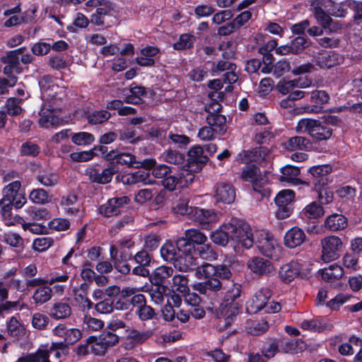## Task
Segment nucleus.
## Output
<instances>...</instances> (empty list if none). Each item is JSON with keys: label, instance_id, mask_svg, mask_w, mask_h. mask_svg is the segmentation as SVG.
Wrapping results in <instances>:
<instances>
[{"label": "nucleus", "instance_id": "obj_1", "mask_svg": "<svg viewBox=\"0 0 362 362\" xmlns=\"http://www.w3.org/2000/svg\"><path fill=\"white\" fill-rule=\"evenodd\" d=\"M241 293L242 286L238 283H234L225 293L220 306L227 325L233 322L239 313Z\"/></svg>", "mask_w": 362, "mask_h": 362}, {"label": "nucleus", "instance_id": "obj_2", "mask_svg": "<svg viewBox=\"0 0 362 362\" xmlns=\"http://www.w3.org/2000/svg\"><path fill=\"white\" fill-rule=\"evenodd\" d=\"M230 232V241L234 247L250 249L254 243V237L249 224L236 218H232L227 226Z\"/></svg>", "mask_w": 362, "mask_h": 362}, {"label": "nucleus", "instance_id": "obj_3", "mask_svg": "<svg viewBox=\"0 0 362 362\" xmlns=\"http://www.w3.org/2000/svg\"><path fill=\"white\" fill-rule=\"evenodd\" d=\"M296 131L300 133L307 132L318 141L327 140L332 134V129L322 125L321 122L313 119H302L296 126Z\"/></svg>", "mask_w": 362, "mask_h": 362}, {"label": "nucleus", "instance_id": "obj_4", "mask_svg": "<svg viewBox=\"0 0 362 362\" xmlns=\"http://www.w3.org/2000/svg\"><path fill=\"white\" fill-rule=\"evenodd\" d=\"M221 110V104L213 100L205 105V110L209 113L206 117V124L220 136L227 130L226 117L218 114Z\"/></svg>", "mask_w": 362, "mask_h": 362}, {"label": "nucleus", "instance_id": "obj_5", "mask_svg": "<svg viewBox=\"0 0 362 362\" xmlns=\"http://www.w3.org/2000/svg\"><path fill=\"white\" fill-rule=\"evenodd\" d=\"M256 245L264 255L272 259H277L279 257L281 247L274 236L266 230L256 233Z\"/></svg>", "mask_w": 362, "mask_h": 362}, {"label": "nucleus", "instance_id": "obj_6", "mask_svg": "<svg viewBox=\"0 0 362 362\" xmlns=\"http://www.w3.org/2000/svg\"><path fill=\"white\" fill-rule=\"evenodd\" d=\"M240 177L243 180L251 183L255 191L262 193L263 188L269 182L266 172L262 173L255 165H247L243 168Z\"/></svg>", "mask_w": 362, "mask_h": 362}, {"label": "nucleus", "instance_id": "obj_7", "mask_svg": "<svg viewBox=\"0 0 362 362\" xmlns=\"http://www.w3.org/2000/svg\"><path fill=\"white\" fill-rule=\"evenodd\" d=\"M322 260L329 262L339 258L344 248L341 238L337 235H329L321 240Z\"/></svg>", "mask_w": 362, "mask_h": 362}, {"label": "nucleus", "instance_id": "obj_8", "mask_svg": "<svg viewBox=\"0 0 362 362\" xmlns=\"http://www.w3.org/2000/svg\"><path fill=\"white\" fill-rule=\"evenodd\" d=\"M194 250L193 245L182 239H179L176 244L166 242L160 250L161 257L166 262H170L175 265V261L178 259L180 252H186Z\"/></svg>", "mask_w": 362, "mask_h": 362}, {"label": "nucleus", "instance_id": "obj_9", "mask_svg": "<svg viewBox=\"0 0 362 362\" xmlns=\"http://www.w3.org/2000/svg\"><path fill=\"white\" fill-rule=\"evenodd\" d=\"M294 198L295 193L291 189H283L276 194L275 203L278 209L276 211V216L279 219H284L291 215L293 209L291 204Z\"/></svg>", "mask_w": 362, "mask_h": 362}, {"label": "nucleus", "instance_id": "obj_10", "mask_svg": "<svg viewBox=\"0 0 362 362\" xmlns=\"http://www.w3.org/2000/svg\"><path fill=\"white\" fill-rule=\"evenodd\" d=\"M21 183L16 180L6 185L2 189V197L1 199L13 203L16 209L22 208L26 203V198L23 194L20 192Z\"/></svg>", "mask_w": 362, "mask_h": 362}, {"label": "nucleus", "instance_id": "obj_11", "mask_svg": "<svg viewBox=\"0 0 362 362\" xmlns=\"http://www.w3.org/2000/svg\"><path fill=\"white\" fill-rule=\"evenodd\" d=\"M187 156V165H184L182 168L188 169L189 173L199 171L208 161V157L204 154L202 147L199 145L192 146L188 151Z\"/></svg>", "mask_w": 362, "mask_h": 362}, {"label": "nucleus", "instance_id": "obj_12", "mask_svg": "<svg viewBox=\"0 0 362 362\" xmlns=\"http://www.w3.org/2000/svg\"><path fill=\"white\" fill-rule=\"evenodd\" d=\"M271 297V291L268 288L258 290L246 303V310L249 314H256L265 308Z\"/></svg>", "mask_w": 362, "mask_h": 362}, {"label": "nucleus", "instance_id": "obj_13", "mask_svg": "<svg viewBox=\"0 0 362 362\" xmlns=\"http://www.w3.org/2000/svg\"><path fill=\"white\" fill-rule=\"evenodd\" d=\"M194 175L188 169L182 168L178 176L170 175L162 180L163 186L169 191L175 189L177 185L187 186L194 180Z\"/></svg>", "mask_w": 362, "mask_h": 362}, {"label": "nucleus", "instance_id": "obj_14", "mask_svg": "<svg viewBox=\"0 0 362 362\" xmlns=\"http://www.w3.org/2000/svg\"><path fill=\"white\" fill-rule=\"evenodd\" d=\"M247 267L252 274L259 276H270L275 273V269L272 263L259 257H255L248 259Z\"/></svg>", "mask_w": 362, "mask_h": 362}, {"label": "nucleus", "instance_id": "obj_15", "mask_svg": "<svg viewBox=\"0 0 362 362\" xmlns=\"http://www.w3.org/2000/svg\"><path fill=\"white\" fill-rule=\"evenodd\" d=\"M240 159L243 163H262L271 159V153L268 148L260 146L252 150L244 151L239 154Z\"/></svg>", "mask_w": 362, "mask_h": 362}, {"label": "nucleus", "instance_id": "obj_16", "mask_svg": "<svg viewBox=\"0 0 362 362\" xmlns=\"http://www.w3.org/2000/svg\"><path fill=\"white\" fill-rule=\"evenodd\" d=\"M42 97L47 100H53L57 98L62 93V89L55 82V80L50 76H45L39 81Z\"/></svg>", "mask_w": 362, "mask_h": 362}, {"label": "nucleus", "instance_id": "obj_17", "mask_svg": "<svg viewBox=\"0 0 362 362\" xmlns=\"http://www.w3.org/2000/svg\"><path fill=\"white\" fill-rule=\"evenodd\" d=\"M117 172V168L113 165H110L103 170H100L95 168H89L86 170V175L91 182L105 185L112 180V176Z\"/></svg>", "mask_w": 362, "mask_h": 362}, {"label": "nucleus", "instance_id": "obj_18", "mask_svg": "<svg viewBox=\"0 0 362 362\" xmlns=\"http://www.w3.org/2000/svg\"><path fill=\"white\" fill-rule=\"evenodd\" d=\"M129 201V198L125 196L110 199L107 203L100 206V213L107 217L117 216Z\"/></svg>", "mask_w": 362, "mask_h": 362}, {"label": "nucleus", "instance_id": "obj_19", "mask_svg": "<svg viewBox=\"0 0 362 362\" xmlns=\"http://www.w3.org/2000/svg\"><path fill=\"white\" fill-rule=\"evenodd\" d=\"M329 95L322 90H317L311 92L310 103L313 105L305 107V112L308 113H319L322 111L324 105L328 103Z\"/></svg>", "mask_w": 362, "mask_h": 362}, {"label": "nucleus", "instance_id": "obj_20", "mask_svg": "<svg viewBox=\"0 0 362 362\" xmlns=\"http://www.w3.org/2000/svg\"><path fill=\"white\" fill-rule=\"evenodd\" d=\"M221 214L214 210H205L197 207L192 211V220L202 225H209L219 221Z\"/></svg>", "mask_w": 362, "mask_h": 362}, {"label": "nucleus", "instance_id": "obj_21", "mask_svg": "<svg viewBox=\"0 0 362 362\" xmlns=\"http://www.w3.org/2000/svg\"><path fill=\"white\" fill-rule=\"evenodd\" d=\"M54 334L64 339L67 344H73L81 338V332L75 328L68 329L64 325L59 324L53 329Z\"/></svg>", "mask_w": 362, "mask_h": 362}, {"label": "nucleus", "instance_id": "obj_22", "mask_svg": "<svg viewBox=\"0 0 362 362\" xmlns=\"http://www.w3.org/2000/svg\"><path fill=\"white\" fill-rule=\"evenodd\" d=\"M302 264L298 260H293L280 268L279 276L284 282L289 283L300 274Z\"/></svg>", "mask_w": 362, "mask_h": 362}, {"label": "nucleus", "instance_id": "obj_23", "mask_svg": "<svg viewBox=\"0 0 362 362\" xmlns=\"http://www.w3.org/2000/svg\"><path fill=\"white\" fill-rule=\"evenodd\" d=\"M214 197L217 202L230 204L235 198V189L228 183H218L216 186Z\"/></svg>", "mask_w": 362, "mask_h": 362}, {"label": "nucleus", "instance_id": "obj_24", "mask_svg": "<svg viewBox=\"0 0 362 362\" xmlns=\"http://www.w3.org/2000/svg\"><path fill=\"white\" fill-rule=\"evenodd\" d=\"M60 206L65 214L71 216L78 215L81 212V206L78 200V197L74 194H69L61 198Z\"/></svg>", "mask_w": 362, "mask_h": 362}, {"label": "nucleus", "instance_id": "obj_25", "mask_svg": "<svg viewBox=\"0 0 362 362\" xmlns=\"http://www.w3.org/2000/svg\"><path fill=\"white\" fill-rule=\"evenodd\" d=\"M192 250L180 252V255L175 261L174 267L181 272H187L199 265L198 258L191 254Z\"/></svg>", "mask_w": 362, "mask_h": 362}, {"label": "nucleus", "instance_id": "obj_26", "mask_svg": "<svg viewBox=\"0 0 362 362\" xmlns=\"http://www.w3.org/2000/svg\"><path fill=\"white\" fill-rule=\"evenodd\" d=\"M310 173L313 177V182L317 186H325L329 182L328 175L332 172V167L328 165H316L309 169Z\"/></svg>", "mask_w": 362, "mask_h": 362}, {"label": "nucleus", "instance_id": "obj_27", "mask_svg": "<svg viewBox=\"0 0 362 362\" xmlns=\"http://www.w3.org/2000/svg\"><path fill=\"white\" fill-rule=\"evenodd\" d=\"M305 237V234L301 228L293 227L286 233L284 244L289 248H295L304 242Z\"/></svg>", "mask_w": 362, "mask_h": 362}, {"label": "nucleus", "instance_id": "obj_28", "mask_svg": "<svg viewBox=\"0 0 362 362\" xmlns=\"http://www.w3.org/2000/svg\"><path fill=\"white\" fill-rule=\"evenodd\" d=\"M159 49L156 47L147 46L141 49L136 58V62L141 66H151L155 64V57Z\"/></svg>", "mask_w": 362, "mask_h": 362}, {"label": "nucleus", "instance_id": "obj_29", "mask_svg": "<svg viewBox=\"0 0 362 362\" xmlns=\"http://www.w3.org/2000/svg\"><path fill=\"white\" fill-rule=\"evenodd\" d=\"M312 146L310 141L301 136L291 137L283 144L284 148L290 151L298 150L310 151Z\"/></svg>", "mask_w": 362, "mask_h": 362}, {"label": "nucleus", "instance_id": "obj_30", "mask_svg": "<svg viewBox=\"0 0 362 362\" xmlns=\"http://www.w3.org/2000/svg\"><path fill=\"white\" fill-rule=\"evenodd\" d=\"M56 108L49 105H45L44 107L40 111V118L39 119V124L41 127L49 128L58 123L59 119L54 115Z\"/></svg>", "mask_w": 362, "mask_h": 362}, {"label": "nucleus", "instance_id": "obj_31", "mask_svg": "<svg viewBox=\"0 0 362 362\" xmlns=\"http://www.w3.org/2000/svg\"><path fill=\"white\" fill-rule=\"evenodd\" d=\"M193 288L199 293L209 296L211 292L220 291L222 288V284L218 278L213 276L204 282L195 284Z\"/></svg>", "mask_w": 362, "mask_h": 362}, {"label": "nucleus", "instance_id": "obj_32", "mask_svg": "<svg viewBox=\"0 0 362 362\" xmlns=\"http://www.w3.org/2000/svg\"><path fill=\"white\" fill-rule=\"evenodd\" d=\"M280 352L285 354H297L304 349V343L298 339L283 338L279 339Z\"/></svg>", "mask_w": 362, "mask_h": 362}, {"label": "nucleus", "instance_id": "obj_33", "mask_svg": "<svg viewBox=\"0 0 362 362\" xmlns=\"http://www.w3.org/2000/svg\"><path fill=\"white\" fill-rule=\"evenodd\" d=\"M318 273L325 281L333 283L343 276L344 270L339 265L332 264L328 267L320 269Z\"/></svg>", "mask_w": 362, "mask_h": 362}, {"label": "nucleus", "instance_id": "obj_34", "mask_svg": "<svg viewBox=\"0 0 362 362\" xmlns=\"http://www.w3.org/2000/svg\"><path fill=\"white\" fill-rule=\"evenodd\" d=\"M98 151L104 154L107 151V148L103 146H95L89 151L71 153L70 154V158L71 160L74 162H87L96 156L98 155Z\"/></svg>", "mask_w": 362, "mask_h": 362}, {"label": "nucleus", "instance_id": "obj_35", "mask_svg": "<svg viewBox=\"0 0 362 362\" xmlns=\"http://www.w3.org/2000/svg\"><path fill=\"white\" fill-rule=\"evenodd\" d=\"M348 224L347 218L338 214H333L326 218L325 220V227L331 231H337L346 228Z\"/></svg>", "mask_w": 362, "mask_h": 362}, {"label": "nucleus", "instance_id": "obj_36", "mask_svg": "<svg viewBox=\"0 0 362 362\" xmlns=\"http://www.w3.org/2000/svg\"><path fill=\"white\" fill-rule=\"evenodd\" d=\"M173 274V269L168 266H160L157 267L151 275V283L156 286L163 285L165 280Z\"/></svg>", "mask_w": 362, "mask_h": 362}, {"label": "nucleus", "instance_id": "obj_37", "mask_svg": "<svg viewBox=\"0 0 362 362\" xmlns=\"http://www.w3.org/2000/svg\"><path fill=\"white\" fill-rule=\"evenodd\" d=\"M228 223H224L219 228L216 229L211 234V239L215 244L225 246L230 240V232L228 228Z\"/></svg>", "mask_w": 362, "mask_h": 362}, {"label": "nucleus", "instance_id": "obj_38", "mask_svg": "<svg viewBox=\"0 0 362 362\" xmlns=\"http://www.w3.org/2000/svg\"><path fill=\"white\" fill-rule=\"evenodd\" d=\"M108 160H115L117 163L132 166L136 163L135 156L128 153H119L117 151H111L106 155Z\"/></svg>", "mask_w": 362, "mask_h": 362}, {"label": "nucleus", "instance_id": "obj_39", "mask_svg": "<svg viewBox=\"0 0 362 362\" xmlns=\"http://www.w3.org/2000/svg\"><path fill=\"white\" fill-rule=\"evenodd\" d=\"M52 296V289L47 284L35 288L33 299L36 304L42 305L49 301Z\"/></svg>", "mask_w": 362, "mask_h": 362}, {"label": "nucleus", "instance_id": "obj_40", "mask_svg": "<svg viewBox=\"0 0 362 362\" xmlns=\"http://www.w3.org/2000/svg\"><path fill=\"white\" fill-rule=\"evenodd\" d=\"M160 159L164 162L177 165H182L185 163V155L175 150L168 149L163 151Z\"/></svg>", "mask_w": 362, "mask_h": 362}, {"label": "nucleus", "instance_id": "obj_41", "mask_svg": "<svg viewBox=\"0 0 362 362\" xmlns=\"http://www.w3.org/2000/svg\"><path fill=\"white\" fill-rule=\"evenodd\" d=\"M341 61V57L335 52H329L317 57V64L321 68H331L339 64Z\"/></svg>", "mask_w": 362, "mask_h": 362}, {"label": "nucleus", "instance_id": "obj_42", "mask_svg": "<svg viewBox=\"0 0 362 362\" xmlns=\"http://www.w3.org/2000/svg\"><path fill=\"white\" fill-rule=\"evenodd\" d=\"M281 173L280 180L281 182L297 183L298 176L300 174V169L298 168L289 165H286L281 168Z\"/></svg>", "mask_w": 362, "mask_h": 362}, {"label": "nucleus", "instance_id": "obj_43", "mask_svg": "<svg viewBox=\"0 0 362 362\" xmlns=\"http://www.w3.org/2000/svg\"><path fill=\"white\" fill-rule=\"evenodd\" d=\"M36 179L42 185L47 187H54L59 181V175L50 171L40 173L37 175Z\"/></svg>", "mask_w": 362, "mask_h": 362}, {"label": "nucleus", "instance_id": "obj_44", "mask_svg": "<svg viewBox=\"0 0 362 362\" xmlns=\"http://www.w3.org/2000/svg\"><path fill=\"white\" fill-rule=\"evenodd\" d=\"M25 212L28 215L27 218L32 221L47 220L50 217L49 211L45 208L29 206L26 209Z\"/></svg>", "mask_w": 362, "mask_h": 362}, {"label": "nucleus", "instance_id": "obj_45", "mask_svg": "<svg viewBox=\"0 0 362 362\" xmlns=\"http://www.w3.org/2000/svg\"><path fill=\"white\" fill-rule=\"evenodd\" d=\"M23 102V99H17L16 98H10L7 100L4 110L6 115L10 116H18L20 115L23 110L21 107V104Z\"/></svg>", "mask_w": 362, "mask_h": 362}, {"label": "nucleus", "instance_id": "obj_46", "mask_svg": "<svg viewBox=\"0 0 362 362\" xmlns=\"http://www.w3.org/2000/svg\"><path fill=\"white\" fill-rule=\"evenodd\" d=\"M185 240L197 245H203L207 240V237L199 230L196 228H190L185 231Z\"/></svg>", "mask_w": 362, "mask_h": 362}, {"label": "nucleus", "instance_id": "obj_47", "mask_svg": "<svg viewBox=\"0 0 362 362\" xmlns=\"http://www.w3.org/2000/svg\"><path fill=\"white\" fill-rule=\"evenodd\" d=\"M302 215L307 218H318L324 215V209L315 202L308 204L302 211Z\"/></svg>", "mask_w": 362, "mask_h": 362}, {"label": "nucleus", "instance_id": "obj_48", "mask_svg": "<svg viewBox=\"0 0 362 362\" xmlns=\"http://www.w3.org/2000/svg\"><path fill=\"white\" fill-rule=\"evenodd\" d=\"M71 313V309L68 303L59 302L53 305L51 316L54 319L59 320L69 317Z\"/></svg>", "mask_w": 362, "mask_h": 362}, {"label": "nucleus", "instance_id": "obj_49", "mask_svg": "<svg viewBox=\"0 0 362 362\" xmlns=\"http://www.w3.org/2000/svg\"><path fill=\"white\" fill-rule=\"evenodd\" d=\"M71 139L72 143L77 146H88L95 141L93 134L86 132L72 133Z\"/></svg>", "mask_w": 362, "mask_h": 362}, {"label": "nucleus", "instance_id": "obj_50", "mask_svg": "<svg viewBox=\"0 0 362 362\" xmlns=\"http://www.w3.org/2000/svg\"><path fill=\"white\" fill-rule=\"evenodd\" d=\"M194 274L197 279L207 280L216 274L215 266L209 263L197 265Z\"/></svg>", "mask_w": 362, "mask_h": 362}, {"label": "nucleus", "instance_id": "obj_51", "mask_svg": "<svg viewBox=\"0 0 362 362\" xmlns=\"http://www.w3.org/2000/svg\"><path fill=\"white\" fill-rule=\"evenodd\" d=\"M173 288L178 292L186 295L189 291L188 286V279L182 274L174 275L172 279Z\"/></svg>", "mask_w": 362, "mask_h": 362}, {"label": "nucleus", "instance_id": "obj_52", "mask_svg": "<svg viewBox=\"0 0 362 362\" xmlns=\"http://www.w3.org/2000/svg\"><path fill=\"white\" fill-rule=\"evenodd\" d=\"M87 342L90 344V352L96 356H103L107 350L99 337H90L87 339Z\"/></svg>", "mask_w": 362, "mask_h": 362}, {"label": "nucleus", "instance_id": "obj_53", "mask_svg": "<svg viewBox=\"0 0 362 362\" xmlns=\"http://www.w3.org/2000/svg\"><path fill=\"white\" fill-rule=\"evenodd\" d=\"M35 12V9L33 8L32 10L28 11L25 13V15L21 16V18L17 16H13L9 18L5 23L4 25L6 27H12L14 25H17L21 23V22L28 23L33 21L34 18V14Z\"/></svg>", "mask_w": 362, "mask_h": 362}, {"label": "nucleus", "instance_id": "obj_54", "mask_svg": "<svg viewBox=\"0 0 362 362\" xmlns=\"http://www.w3.org/2000/svg\"><path fill=\"white\" fill-rule=\"evenodd\" d=\"M325 6L329 13L335 17L343 18L347 13L342 3H337L332 0H327Z\"/></svg>", "mask_w": 362, "mask_h": 362}, {"label": "nucleus", "instance_id": "obj_55", "mask_svg": "<svg viewBox=\"0 0 362 362\" xmlns=\"http://www.w3.org/2000/svg\"><path fill=\"white\" fill-rule=\"evenodd\" d=\"M189 201L187 199L183 198L179 199L175 205L173 206L175 213L180 215H186L189 218H192V211L197 207L188 206Z\"/></svg>", "mask_w": 362, "mask_h": 362}, {"label": "nucleus", "instance_id": "obj_56", "mask_svg": "<svg viewBox=\"0 0 362 362\" xmlns=\"http://www.w3.org/2000/svg\"><path fill=\"white\" fill-rule=\"evenodd\" d=\"M137 290L135 288H125L122 291V293L124 296H133L132 298V303L134 306H137V309L139 308L141 305H144L145 304V297L143 294H136Z\"/></svg>", "mask_w": 362, "mask_h": 362}, {"label": "nucleus", "instance_id": "obj_57", "mask_svg": "<svg viewBox=\"0 0 362 362\" xmlns=\"http://www.w3.org/2000/svg\"><path fill=\"white\" fill-rule=\"evenodd\" d=\"M130 95L126 98L128 103L139 104L141 101V98L146 94V89L141 86L132 87L129 90Z\"/></svg>", "mask_w": 362, "mask_h": 362}, {"label": "nucleus", "instance_id": "obj_58", "mask_svg": "<svg viewBox=\"0 0 362 362\" xmlns=\"http://www.w3.org/2000/svg\"><path fill=\"white\" fill-rule=\"evenodd\" d=\"M278 352H280L279 339L265 344L262 349V353L267 358H273Z\"/></svg>", "mask_w": 362, "mask_h": 362}, {"label": "nucleus", "instance_id": "obj_59", "mask_svg": "<svg viewBox=\"0 0 362 362\" xmlns=\"http://www.w3.org/2000/svg\"><path fill=\"white\" fill-rule=\"evenodd\" d=\"M197 252L200 257L208 261H213L217 259V253L214 250L211 245L204 243L197 248Z\"/></svg>", "mask_w": 362, "mask_h": 362}, {"label": "nucleus", "instance_id": "obj_60", "mask_svg": "<svg viewBox=\"0 0 362 362\" xmlns=\"http://www.w3.org/2000/svg\"><path fill=\"white\" fill-rule=\"evenodd\" d=\"M29 199L35 204H45L49 201L47 192L43 189H33L29 194Z\"/></svg>", "mask_w": 362, "mask_h": 362}, {"label": "nucleus", "instance_id": "obj_61", "mask_svg": "<svg viewBox=\"0 0 362 362\" xmlns=\"http://www.w3.org/2000/svg\"><path fill=\"white\" fill-rule=\"evenodd\" d=\"M314 16L317 23L322 25L323 28L329 27L332 20L329 15H327L324 10L317 6L314 7Z\"/></svg>", "mask_w": 362, "mask_h": 362}, {"label": "nucleus", "instance_id": "obj_62", "mask_svg": "<svg viewBox=\"0 0 362 362\" xmlns=\"http://www.w3.org/2000/svg\"><path fill=\"white\" fill-rule=\"evenodd\" d=\"M39 146L31 141H26L22 144L20 148V153L23 156L35 157L39 154Z\"/></svg>", "mask_w": 362, "mask_h": 362}, {"label": "nucleus", "instance_id": "obj_63", "mask_svg": "<svg viewBox=\"0 0 362 362\" xmlns=\"http://www.w3.org/2000/svg\"><path fill=\"white\" fill-rule=\"evenodd\" d=\"M3 240L6 244L14 247H20L23 245V239L16 233L8 232L5 233Z\"/></svg>", "mask_w": 362, "mask_h": 362}, {"label": "nucleus", "instance_id": "obj_64", "mask_svg": "<svg viewBox=\"0 0 362 362\" xmlns=\"http://www.w3.org/2000/svg\"><path fill=\"white\" fill-rule=\"evenodd\" d=\"M7 330L8 334L13 337H18L23 334V327L19 321L15 317H12L8 324Z\"/></svg>", "mask_w": 362, "mask_h": 362}]
</instances>
